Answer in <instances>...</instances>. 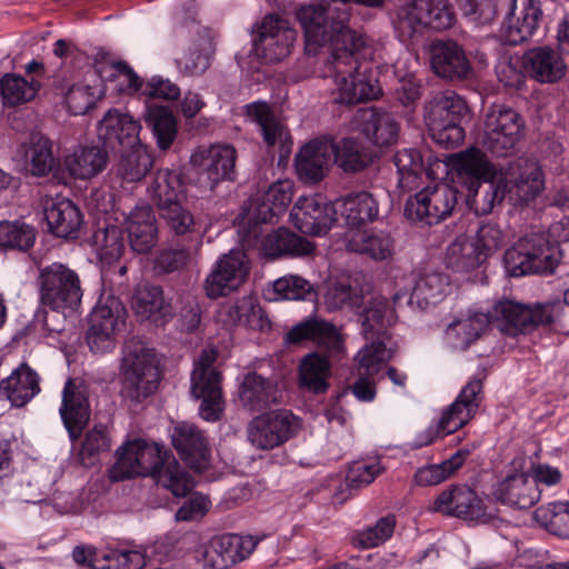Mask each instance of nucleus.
<instances>
[{
    "label": "nucleus",
    "instance_id": "nucleus-1",
    "mask_svg": "<svg viewBox=\"0 0 569 569\" xmlns=\"http://www.w3.org/2000/svg\"><path fill=\"white\" fill-rule=\"evenodd\" d=\"M311 340L325 348L329 356L317 351L301 358L298 370L299 387L310 393H325L331 378L330 358L340 360L346 356L341 332L331 322L312 318L295 326L286 336V341L297 343Z\"/></svg>",
    "mask_w": 569,
    "mask_h": 569
},
{
    "label": "nucleus",
    "instance_id": "nucleus-2",
    "mask_svg": "<svg viewBox=\"0 0 569 569\" xmlns=\"http://www.w3.org/2000/svg\"><path fill=\"white\" fill-rule=\"evenodd\" d=\"M337 0L301 6L297 19L303 30L306 49L316 53L325 46H330L332 52L341 51L345 46L350 50H360L363 39L347 26L349 13L337 4Z\"/></svg>",
    "mask_w": 569,
    "mask_h": 569
},
{
    "label": "nucleus",
    "instance_id": "nucleus-3",
    "mask_svg": "<svg viewBox=\"0 0 569 569\" xmlns=\"http://www.w3.org/2000/svg\"><path fill=\"white\" fill-rule=\"evenodd\" d=\"M323 302L330 311L347 310L358 315L360 332L366 340L385 337L398 319L385 297L367 298L361 288L346 281L329 284Z\"/></svg>",
    "mask_w": 569,
    "mask_h": 569
},
{
    "label": "nucleus",
    "instance_id": "nucleus-4",
    "mask_svg": "<svg viewBox=\"0 0 569 569\" xmlns=\"http://www.w3.org/2000/svg\"><path fill=\"white\" fill-rule=\"evenodd\" d=\"M120 395L130 402H141L159 388L161 375L153 349L138 340L127 341L120 362Z\"/></svg>",
    "mask_w": 569,
    "mask_h": 569
},
{
    "label": "nucleus",
    "instance_id": "nucleus-5",
    "mask_svg": "<svg viewBox=\"0 0 569 569\" xmlns=\"http://www.w3.org/2000/svg\"><path fill=\"white\" fill-rule=\"evenodd\" d=\"M561 259L558 242L548 232H532L506 250L503 267L510 277L552 273Z\"/></svg>",
    "mask_w": 569,
    "mask_h": 569
},
{
    "label": "nucleus",
    "instance_id": "nucleus-6",
    "mask_svg": "<svg viewBox=\"0 0 569 569\" xmlns=\"http://www.w3.org/2000/svg\"><path fill=\"white\" fill-rule=\"evenodd\" d=\"M493 191L490 198L485 199L480 213L491 212L493 207L508 198L513 204L528 202L535 199L545 187V179L538 162L528 159H518L507 169L500 168L493 180Z\"/></svg>",
    "mask_w": 569,
    "mask_h": 569
},
{
    "label": "nucleus",
    "instance_id": "nucleus-7",
    "mask_svg": "<svg viewBox=\"0 0 569 569\" xmlns=\"http://www.w3.org/2000/svg\"><path fill=\"white\" fill-rule=\"evenodd\" d=\"M358 51L345 46L341 51L331 53L327 77L332 79L331 94L338 103L353 104L362 100L376 99L381 92L377 81L369 79L365 72L360 71Z\"/></svg>",
    "mask_w": 569,
    "mask_h": 569
},
{
    "label": "nucleus",
    "instance_id": "nucleus-8",
    "mask_svg": "<svg viewBox=\"0 0 569 569\" xmlns=\"http://www.w3.org/2000/svg\"><path fill=\"white\" fill-rule=\"evenodd\" d=\"M293 197V182L278 180L262 194L250 198L234 219L238 234L242 241L258 236L259 226L274 223L286 212Z\"/></svg>",
    "mask_w": 569,
    "mask_h": 569
},
{
    "label": "nucleus",
    "instance_id": "nucleus-9",
    "mask_svg": "<svg viewBox=\"0 0 569 569\" xmlns=\"http://www.w3.org/2000/svg\"><path fill=\"white\" fill-rule=\"evenodd\" d=\"M482 399V380L472 378L456 400L445 408L439 419L416 435L413 448L427 447L466 426L476 415Z\"/></svg>",
    "mask_w": 569,
    "mask_h": 569
},
{
    "label": "nucleus",
    "instance_id": "nucleus-10",
    "mask_svg": "<svg viewBox=\"0 0 569 569\" xmlns=\"http://www.w3.org/2000/svg\"><path fill=\"white\" fill-rule=\"evenodd\" d=\"M216 360L213 348L203 349L194 361L190 379L191 397L200 401L199 416L208 422L220 420L226 408L222 377L213 366Z\"/></svg>",
    "mask_w": 569,
    "mask_h": 569
},
{
    "label": "nucleus",
    "instance_id": "nucleus-11",
    "mask_svg": "<svg viewBox=\"0 0 569 569\" xmlns=\"http://www.w3.org/2000/svg\"><path fill=\"white\" fill-rule=\"evenodd\" d=\"M40 301L63 315L77 311L83 291L78 272L61 262H52L39 270L37 279Z\"/></svg>",
    "mask_w": 569,
    "mask_h": 569
},
{
    "label": "nucleus",
    "instance_id": "nucleus-12",
    "mask_svg": "<svg viewBox=\"0 0 569 569\" xmlns=\"http://www.w3.org/2000/svg\"><path fill=\"white\" fill-rule=\"evenodd\" d=\"M468 111L466 101L453 91L436 94L425 111V121L433 141L446 148L462 142L465 130L460 121Z\"/></svg>",
    "mask_w": 569,
    "mask_h": 569
},
{
    "label": "nucleus",
    "instance_id": "nucleus-13",
    "mask_svg": "<svg viewBox=\"0 0 569 569\" xmlns=\"http://www.w3.org/2000/svg\"><path fill=\"white\" fill-rule=\"evenodd\" d=\"M443 162L447 166V173L451 171L456 174L457 182L468 191V201L476 204V210L482 207L477 199L478 190L482 182H489V190L483 200L489 199L493 191L496 176L500 169H497L478 148L471 147L447 157Z\"/></svg>",
    "mask_w": 569,
    "mask_h": 569
},
{
    "label": "nucleus",
    "instance_id": "nucleus-14",
    "mask_svg": "<svg viewBox=\"0 0 569 569\" xmlns=\"http://www.w3.org/2000/svg\"><path fill=\"white\" fill-rule=\"evenodd\" d=\"M127 310L114 296L101 297L90 316L87 342L93 353L114 349L117 337L124 328Z\"/></svg>",
    "mask_w": 569,
    "mask_h": 569
},
{
    "label": "nucleus",
    "instance_id": "nucleus-15",
    "mask_svg": "<svg viewBox=\"0 0 569 569\" xmlns=\"http://www.w3.org/2000/svg\"><path fill=\"white\" fill-rule=\"evenodd\" d=\"M167 451L158 443L134 439L117 450V461L109 471L112 481L138 476H154Z\"/></svg>",
    "mask_w": 569,
    "mask_h": 569
},
{
    "label": "nucleus",
    "instance_id": "nucleus-16",
    "mask_svg": "<svg viewBox=\"0 0 569 569\" xmlns=\"http://www.w3.org/2000/svg\"><path fill=\"white\" fill-rule=\"evenodd\" d=\"M302 423L287 410H274L254 417L248 425L247 438L259 450H272L295 437Z\"/></svg>",
    "mask_w": 569,
    "mask_h": 569
},
{
    "label": "nucleus",
    "instance_id": "nucleus-17",
    "mask_svg": "<svg viewBox=\"0 0 569 569\" xmlns=\"http://www.w3.org/2000/svg\"><path fill=\"white\" fill-rule=\"evenodd\" d=\"M486 313L490 316V323H495L501 332L509 336L528 332L552 319L548 306L530 307L512 300H499Z\"/></svg>",
    "mask_w": 569,
    "mask_h": 569
},
{
    "label": "nucleus",
    "instance_id": "nucleus-18",
    "mask_svg": "<svg viewBox=\"0 0 569 569\" xmlns=\"http://www.w3.org/2000/svg\"><path fill=\"white\" fill-rule=\"evenodd\" d=\"M433 510L476 523H495L498 509L489 499H480L468 487H456L441 492L433 503Z\"/></svg>",
    "mask_w": 569,
    "mask_h": 569
},
{
    "label": "nucleus",
    "instance_id": "nucleus-19",
    "mask_svg": "<svg viewBox=\"0 0 569 569\" xmlns=\"http://www.w3.org/2000/svg\"><path fill=\"white\" fill-rule=\"evenodd\" d=\"M456 204L457 190L447 183H436L409 198L405 212L411 220L436 224L450 217Z\"/></svg>",
    "mask_w": 569,
    "mask_h": 569
},
{
    "label": "nucleus",
    "instance_id": "nucleus-20",
    "mask_svg": "<svg viewBox=\"0 0 569 569\" xmlns=\"http://www.w3.org/2000/svg\"><path fill=\"white\" fill-rule=\"evenodd\" d=\"M368 341L356 355L359 377L352 386L355 397L365 402H370L376 398V385L372 378L380 371L382 365L396 353L389 335Z\"/></svg>",
    "mask_w": 569,
    "mask_h": 569
},
{
    "label": "nucleus",
    "instance_id": "nucleus-21",
    "mask_svg": "<svg viewBox=\"0 0 569 569\" xmlns=\"http://www.w3.org/2000/svg\"><path fill=\"white\" fill-rule=\"evenodd\" d=\"M522 132L520 116L503 106H492L487 116L481 144L492 153L502 156L515 148Z\"/></svg>",
    "mask_w": 569,
    "mask_h": 569
},
{
    "label": "nucleus",
    "instance_id": "nucleus-22",
    "mask_svg": "<svg viewBox=\"0 0 569 569\" xmlns=\"http://www.w3.org/2000/svg\"><path fill=\"white\" fill-rule=\"evenodd\" d=\"M395 164L398 170V186L402 190L418 188L425 178L440 179L447 174L443 160L432 157L431 152H422L416 148H405L395 154Z\"/></svg>",
    "mask_w": 569,
    "mask_h": 569
},
{
    "label": "nucleus",
    "instance_id": "nucleus-23",
    "mask_svg": "<svg viewBox=\"0 0 569 569\" xmlns=\"http://www.w3.org/2000/svg\"><path fill=\"white\" fill-rule=\"evenodd\" d=\"M250 270L244 251L232 249L221 256L204 280L206 295L211 299L238 290L247 280Z\"/></svg>",
    "mask_w": 569,
    "mask_h": 569
},
{
    "label": "nucleus",
    "instance_id": "nucleus-24",
    "mask_svg": "<svg viewBox=\"0 0 569 569\" xmlns=\"http://www.w3.org/2000/svg\"><path fill=\"white\" fill-rule=\"evenodd\" d=\"M525 457L512 460L511 470L492 489L496 500L519 509L530 508L539 501L541 492L525 471Z\"/></svg>",
    "mask_w": 569,
    "mask_h": 569
},
{
    "label": "nucleus",
    "instance_id": "nucleus-25",
    "mask_svg": "<svg viewBox=\"0 0 569 569\" xmlns=\"http://www.w3.org/2000/svg\"><path fill=\"white\" fill-rule=\"evenodd\" d=\"M337 220L333 202L320 194L301 196L290 211V222L302 233L326 234Z\"/></svg>",
    "mask_w": 569,
    "mask_h": 569
},
{
    "label": "nucleus",
    "instance_id": "nucleus-26",
    "mask_svg": "<svg viewBox=\"0 0 569 569\" xmlns=\"http://www.w3.org/2000/svg\"><path fill=\"white\" fill-rule=\"evenodd\" d=\"M258 542L252 536L232 533L213 537L204 547L202 563L211 569H228L247 559Z\"/></svg>",
    "mask_w": 569,
    "mask_h": 569
},
{
    "label": "nucleus",
    "instance_id": "nucleus-27",
    "mask_svg": "<svg viewBox=\"0 0 569 569\" xmlns=\"http://www.w3.org/2000/svg\"><path fill=\"white\" fill-rule=\"evenodd\" d=\"M541 17L539 0H513L498 37L507 44H519L535 34Z\"/></svg>",
    "mask_w": 569,
    "mask_h": 569
},
{
    "label": "nucleus",
    "instance_id": "nucleus-28",
    "mask_svg": "<svg viewBox=\"0 0 569 569\" xmlns=\"http://www.w3.org/2000/svg\"><path fill=\"white\" fill-rule=\"evenodd\" d=\"M297 32L286 20L270 14L259 27V38L254 39V51L268 62H277L290 53Z\"/></svg>",
    "mask_w": 569,
    "mask_h": 569
},
{
    "label": "nucleus",
    "instance_id": "nucleus-29",
    "mask_svg": "<svg viewBox=\"0 0 569 569\" xmlns=\"http://www.w3.org/2000/svg\"><path fill=\"white\" fill-rule=\"evenodd\" d=\"M333 141L315 139L302 146L295 158V166L300 179L318 182L325 178L333 162Z\"/></svg>",
    "mask_w": 569,
    "mask_h": 569
},
{
    "label": "nucleus",
    "instance_id": "nucleus-30",
    "mask_svg": "<svg viewBox=\"0 0 569 569\" xmlns=\"http://www.w3.org/2000/svg\"><path fill=\"white\" fill-rule=\"evenodd\" d=\"M140 130V123L132 116L113 108L97 124L98 139L110 148L137 146Z\"/></svg>",
    "mask_w": 569,
    "mask_h": 569
},
{
    "label": "nucleus",
    "instance_id": "nucleus-31",
    "mask_svg": "<svg viewBox=\"0 0 569 569\" xmlns=\"http://www.w3.org/2000/svg\"><path fill=\"white\" fill-rule=\"evenodd\" d=\"M170 437L181 458L194 470L202 471L209 465L210 451L202 432L189 422H177Z\"/></svg>",
    "mask_w": 569,
    "mask_h": 569
},
{
    "label": "nucleus",
    "instance_id": "nucleus-32",
    "mask_svg": "<svg viewBox=\"0 0 569 569\" xmlns=\"http://www.w3.org/2000/svg\"><path fill=\"white\" fill-rule=\"evenodd\" d=\"M527 76L540 83L559 82L567 73V64L560 52L551 47H536L523 53Z\"/></svg>",
    "mask_w": 569,
    "mask_h": 569
},
{
    "label": "nucleus",
    "instance_id": "nucleus-33",
    "mask_svg": "<svg viewBox=\"0 0 569 569\" xmlns=\"http://www.w3.org/2000/svg\"><path fill=\"white\" fill-rule=\"evenodd\" d=\"M59 412L70 438L78 439L90 419V407L84 388L71 379L64 385Z\"/></svg>",
    "mask_w": 569,
    "mask_h": 569
},
{
    "label": "nucleus",
    "instance_id": "nucleus-34",
    "mask_svg": "<svg viewBox=\"0 0 569 569\" xmlns=\"http://www.w3.org/2000/svg\"><path fill=\"white\" fill-rule=\"evenodd\" d=\"M74 562L91 569H140L143 566V557L138 551H110L99 552L92 546H77L72 550Z\"/></svg>",
    "mask_w": 569,
    "mask_h": 569
},
{
    "label": "nucleus",
    "instance_id": "nucleus-35",
    "mask_svg": "<svg viewBox=\"0 0 569 569\" xmlns=\"http://www.w3.org/2000/svg\"><path fill=\"white\" fill-rule=\"evenodd\" d=\"M237 153L228 144H214L210 148H199L190 157L193 167L207 173L212 183L230 179L233 172Z\"/></svg>",
    "mask_w": 569,
    "mask_h": 569
},
{
    "label": "nucleus",
    "instance_id": "nucleus-36",
    "mask_svg": "<svg viewBox=\"0 0 569 569\" xmlns=\"http://www.w3.org/2000/svg\"><path fill=\"white\" fill-rule=\"evenodd\" d=\"M353 126L377 146L395 143L399 133V124L390 113L372 108L359 109Z\"/></svg>",
    "mask_w": 569,
    "mask_h": 569
},
{
    "label": "nucleus",
    "instance_id": "nucleus-37",
    "mask_svg": "<svg viewBox=\"0 0 569 569\" xmlns=\"http://www.w3.org/2000/svg\"><path fill=\"white\" fill-rule=\"evenodd\" d=\"M124 221L131 249L138 253L149 252L158 240L157 219L151 207H134Z\"/></svg>",
    "mask_w": 569,
    "mask_h": 569
},
{
    "label": "nucleus",
    "instance_id": "nucleus-38",
    "mask_svg": "<svg viewBox=\"0 0 569 569\" xmlns=\"http://www.w3.org/2000/svg\"><path fill=\"white\" fill-rule=\"evenodd\" d=\"M489 325L490 316L486 311L469 309L447 326L446 340L455 349H467L483 335Z\"/></svg>",
    "mask_w": 569,
    "mask_h": 569
},
{
    "label": "nucleus",
    "instance_id": "nucleus-39",
    "mask_svg": "<svg viewBox=\"0 0 569 569\" xmlns=\"http://www.w3.org/2000/svg\"><path fill=\"white\" fill-rule=\"evenodd\" d=\"M44 218L50 232L64 239L77 238L83 223L80 209L66 198L49 200L44 207Z\"/></svg>",
    "mask_w": 569,
    "mask_h": 569
},
{
    "label": "nucleus",
    "instance_id": "nucleus-40",
    "mask_svg": "<svg viewBox=\"0 0 569 569\" xmlns=\"http://www.w3.org/2000/svg\"><path fill=\"white\" fill-rule=\"evenodd\" d=\"M431 67L436 74L446 79H466L471 66L463 49L452 41H440L431 46Z\"/></svg>",
    "mask_w": 569,
    "mask_h": 569
},
{
    "label": "nucleus",
    "instance_id": "nucleus-41",
    "mask_svg": "<svg viewBox=\"0 0 569 569\" xmlns=\"http://www.w3.org/2000/svg\"><path fill=\"white\" fill-rule=\"evenodd\" d=\"M106 148L96 144H81L66 156L63 164L69 174L78 180H90L101 173L108 164Z\"/></svg>",
    "mask_w": 569,
    "mask_h": 569
},
{
    "label": "nucleus",
    "instance_id": "nucleus-42",
    "mask_svg": "<svg viewBox=\"0 0 569 569\" xmlns=\"http://www.w3.org/2000/svg\"><path fill=\"white\" fill-rule=\"evenodd\" d=\"M335 217L339 214L347 226L353 228L373 221L379 214V203L367 191L351 192L333 202Z\"/></svg>",
    "mask_w": 569,
    "mask_h": 569
},
{
    "label": "nucleus",
    "instance_id": "nucleus-43",
    "mask_svg": "<svg viewBox=\"0 0 569 569\" xmlns=\"http://www.w3.org/2000/svg\"><path fill=\"white\" fill-rule=\"evenodd\" d=\"M346 246L348 250L376 261L391 258L395 251L390 234L377 229L349 230L346 234Z\"/></svg>",
    "mask_w": 569,
    "mask_h": 569
},
{
    "label": "nucleus",
    "instance_id": "nucleus-44",
    "mask_svg": "<svg viewBox=\"0 0 569 569\" xmlns=\"http://www.w3.org/2000/svg\"><path fill=\"white\" fill-rule=\"evenodd\" d=\"M40 391L39 377L27 363H21L0 382V396L13 407H23Z\"/></svg>",
    "mask_w": 569,
    "mask_h": 569
},
{
    "label": "nucleus",
    "instance_id": "nucleus-45",
    "mask_svg": "<svg viewBox=\"0 0 569 569\" xmlns=\"http://www.w3.org/2000/svg\"><path fill=\"white\" fill-rule=\"evenodd\" d=\"M131 306L142 321L150 320L161 325L171 316V307L166 302L161 288L157 286H138Z\"/></svg>",
    "mask_w": 569,
    "mask_h": 569
},
{
    "label": "nucleus",
    "instance_id": "nucleus-46",
    "mask_svg": "<svg viewBox=\"0 0 569 569\" xmlns=\"http://www.w3.org/2000/svg\"><path fill=\"white\" fill-rule=\"evenodd\" d=\"M101 80L94 74V66L88 70L84 80L72 84L64 93V103L70 113L84 114L103 94Z\"/></svg>",
    "mask_w": 569,
    "mask_h": 569
},
{
    "label": "nucleus",
    "instance_id": "nucleus-47",
    "mask_svg": "<svg viewBox=\"0 0 569 569\" xmlns=\"http://www.w3.org/2000/svg\"><path fill=\"white\" fill-rule=\"evenodd\" d=\"M247 117L260 127L263 141L269 146H279L281 149L290 143V136L281 121L274 118L269 104L252 102L247 106Z\"/></svg>",
    "mask_w": 569,
    "mask_h": 569
},
{
    "label": "nucleus",
    "instance_id": "nucleus-48",
    "mask_svg": "<svg viewBox=\"0 0 569 569\" xmlns=\"http://www.w3.org/2000/svg\"><path fill=\"white\" fill-rule=\"evenodd\" d=\"M147 193L159 210L186 198L180 173L169 169H160L156 172Z\"/></svg>",
    "mask_w": 569,
    "mask_h": 569
},
{
    "label": "nucleus",
    "instance_id": "nucleus-49",
    "mask_svg": "<svg viewBox=\"0 0 569 569\" xmlns=\"http://www.w3.org/2000/svg\"><path fill=\"white\" fill-rule=\"evenodd\" d=\"M426 4L421 0H408L400 4L395 13V31L402 42L412 41L427 29Z\"/></svg>",
    "mask_w": 569,
    "mask_h": 569
},
{
    "label": "nucleus",
    "instance_id": "nucleus-50",
    "mask_svg": "<svg viewBox=\"0 0 569 569\" xmlns=\"http://www.w3.org/2000/svg\"><path fill=\"white\" fill-rule=\"evenodd\" d=\"M262 252L271 258L281 256H308L315 246L302 237L292 233L286 228H279L266 236L261 244Z\"/></svg>",
    "mask_w": 569,
    "mask_h": 569
},
{
    "label": "nucleus",
    "instance_id": "nucleus-51",
    "mask_svg": "<svg viewBox=\"0 0 569 569\" xmlns=\"http://www.w3.org/2000/svg\"><path fill=\"white\" fill-rule=\"evenodd\" d=\"M450 291L448 276L440 272L426 273L420 277L408 298V305L426 309L440 302Z\"/></svg>",
    "mask_w": 569,
    "mask_h": 569
},
{
    "label": "nucleus",
    "instance_id": "nucleus-52",
    "mask_svg": "<svg viewBox=\"0 0 569 569\" xmlns=\"http://www.w3.org/2000/svg\"><path fill=\"white\" fill-rule=\"evenodd\" d=\"M19 153L23 158L24 170L36 177L47 176L56 163L52 144L42 136H32L20 147Z\"/></svg>",
    "mask_w": 569,
    "mask_h": 569
},
{
    "label": "nucleus",
    "instance_id": "nucleus-53",
    "mask_svg": "<svg viewBox=\"0 0 569 569\" xmlns=\"http://www.w3.org/2000/svg\"><path fill=\"white\" fill-rule=\"evenodd\" d=\"M276 386L270 380L250 372L243 377L238 396L241 405L253 411L276 401Z\"/></svg>",
    "mask_w": 569,
    "mask_h": 569
},
{
    "label": "nucleus",
    "instance_id": "nucleus-54",
    "mask_svg": "<svg viewBox=\"0 0 569 569\" xmlns=\"http://www.w3.org/2000/svg\"><path fill=\"white\" fill-rule=\"evenodd\" d=\"M117 164V176L127 182L140 181L152 167V157L147 147L138 140L137 146L122 148Z\"/></svg>",
    "mask_w": 569,
    "mask_h": 569
},
{
    "label": "nucleus",
    "instance_id": "nucleus-55",
    "mask_svg": "<svg viewBox=\"0 0 569 569\" xmlns=\"http://www.w3.org/2000/svg\"><path fill=\"white\" fill-rule=\"evenodd\" d=\"M333 162L345 172H358L372 162L369 149L353 138H345L333 142Z\"/></svg>",
    "mask_w": 569,
    "mask_h": 569
},
{
    "label": "nucleus",
    "instance_id": "nucleus-56",
    "mask_svg": "<svg viewBox=\"0 0 569 569\" xmlns=\"http://www.w3.org/2000/svg\"><path fill=\"white\" fill-rule=\"evenodd\" d=\"M153 478L159 486L169 490L176 497L187 496L194 487V481L190 475L168 453L154 472Z\"/></svg>",
    "mask_w": 569,
    "mask_h": 569
},
{
    "label": "nucleus",
    "instance_id": "nucleus-57",
    "mask_svg": "<svg viewBox=\"0 0 569 569\" xmlns=\"http://www.w3.org/2000/svg\"><path fill=\"white\" fill-rule=\"evenodd\" d=\"M448 268L457 272H469L481 267L486 260L473 241L467 237L456 238L447 248Z\"/></svg>",
    "mask_w": 569,
    "mask_h": 569
},
{
    "label": "nucleus",
    "instance_id": "nucleus-58",
    "mask_svg": "<svg viewBox=\"0 0 569 569\" xmlns=\"http://www.w3.org/2000/svg\"><path fill=\"white\" fill-rule=\"evenodd\" d=\"M146 122L152 129L160 149L167 150L173 143L178 133V123L173 112L163 106H149Z\"/></svg>",
    "mask_w": 569,
    "mask_h": 569
},
{
    "label": "nucleus",
    "instance_id": "nucleus-59",
    "mask_svg": "<svg viewBox=\"0 0 569 569\" xmlns=\"http://www.w3.org/2000/svg\"><path fill=\"white\" fill-rule=\"evenodd\" d=\"M94 74L102 83L108 80L117 81L119 91L123 93H134L142 87L138 74L123 62L96 61Z\"/></svg>",
    "mask_w": 569,
    "mask_h": 569
},
{
    "label": "nucleus",
    "instance_id": "nucleus-60",
    "mask_svg": "<svg viewBox=\"0 0 569 569\" xmlns=\"http://www.w3.org/2000/svg\"><path fill=\"white\" fill-rule=\"evenodd\" d=\"M93 244L100 260L107 264L118 261L126 250L122 230L116 224L98 229L93 236Z\"/></svg>",
    "mask_w": 569,
    "mask_h": 569
},
{
    "label": "nucleus",
    "instance_id": "nucleus-61",
    "mask_svg": "<svg viewBox=\"0 0 569 569\" xmlns=\"http://www.w3.org/2000/svg\"><path fill=\"white\" fill-rule=\"evenodd\" d=\"M40 84L16 73H7L0 80V92L6 106H17L32 100Z\"/></svg>",
    "mask_w": 569,
    "mask_h": 569
},
{
    "label": "nucleus",
    "instance_id": "nucleus-62",
    "mask_svg": "<svg viewBox=\"0 0 569 569\" xmlns=\"http://www.w3.org/2000/svg\"><path fill=\"white\" fill-rule=\"evenodd\" d=\"M312 293L310 282L300 276L287 274L274 280L266 290V296L271 301L303 300Z\"/></svg>",
    "mask_w": 569,
    "mask_h": 569
},
{
    "label": "nucleus",
    "instance_id": "nucleus-63",
    "mask_svg": "<svg viewBox=\"0 0 569 569\" xmlns=\"http://www.w3.org/2000/svg\"><path fill=\"white\" fill-rule=\"evenodd\" d=\"M395 528L396 519L393 516L382 517L373 526L353 532L351 543L361 549L378 547L391 538Z\"/></svg>",
    "mask_w": 569,
    "mask_h": 569
},
{
    "label": "nucleus",
    "instance_id": "nucleus-64",
    "mask_svg": "<svg viewBox=\"0 0 569 569\" xmlns=\"http://www.w3.org/2000/svg\"><path fill=\"white\" fill-rule=\"evenodd\" d=\"M36 240L34 229L23 222L0 221V248L30 249Z\"/></svg>",
    "mask_w": 569,
    "mask_h": 569
}]
</instances>
